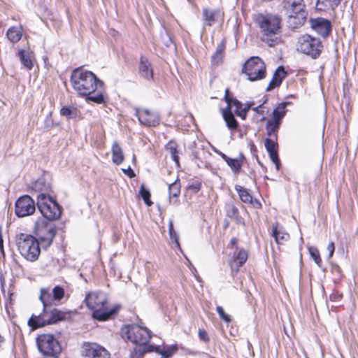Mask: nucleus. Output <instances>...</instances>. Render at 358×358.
Returning a JSON list of instances; mask_svg holds the SVG:
<instances>
[{"mask_svg": "<svg viewBox=\"0 0 358 358\" xmlns=\"http://www.w3.org/2000/svg\"><path fill=\"white\" fill-rule=\"evenodd\" d=\"M280 124V123L275 122L273 120H268L267 121L266 129L267 135L270 138H274L275 139L277 138L276 132L278 131V130L279 129Z\"/></svg>", "mask_w": 358, "mask_h": 358, "instance_id": "obj_29", "label": "nucleus"}, {"mask_svg": "<svg viewBox=\"0 0 358 358\" xmlns=\"http://www.w3.org/2000/svg\"><path fill=\"white\" fill-rule=\"evenodd\" d=\"M41 183H42V181L38 180L36 182V186L37 187L38 185H40Z\"/></svg>", "mask_w": 358, "mask_h": 358, "instance_id": "obj_55", "label": "nucleus"}, {"mask_svg": "<svg viewBox=\"0 0 358 358\" xmlns=\"http://www.w3.org/2000/svg\"><path fill=\"white\" fill-rule=\"evenodd\" d=\"M222 48H220H220H218V49L217 50V52H216L215 55L213 57V60H215V58H217V57H220V56H221V53H222Z\"/></svg>", "mask_w": 358, "mask_h": 358, "instance_id": "obj_50", "label": "nucleus"}, {"mask_svg": "<svg viewBox=\"0 0 358 358\" xmlns=\"http://www.w3.org/2000/svg\"><path fill=\"white\" fill-rule=\"evenodd\" d=\"M82 355L89 358H110V353L96 343H85L82 345Z\"/></svg>", "mask_w": 358, "mask_h": 358, "instance_id": "obj_13", "label": "nucleus"}, {"mask_svg": "<svg viewBox=\"0 0 358 358\" xmlns=\"http://www.w3.org/2000/svg\"><path fill=\"white\" fill-rule=\"evenodd\" d=\"M311 27L322 37L329 35L331 31V23L328 20L324 18H316L310 20Z\"/></svg>", "mask_w": 358, "mask_h": 358, "instance_id": "obj_17", "label": "nucleus"}, {"mask_svg": "<svg viewBox=\"0 0 358 358\" xmlns=\"http://www.w3.org/2000/svg\"><path fill=\"white\" fill-rule=\"evenodd\" d=\"M248 111V108L241 107V108H236L235 112L238 116L244 120L247 116Z\"/></svg>", "mask_w": 358, "mask_h": 358, "instance_id": "obj_43", "label": "nucleus"}, {"mask_svg": "<svg viewBox=\"0 0 358 358\" xmlns=\"http://www.w3.org/2000/svg\"><path fill=\"white\" fill-rule=\"evenodd\" d=\"M262 41L270 47L282 42L281 20L276 15L260 16L258 20Z\"/></svg>", "mask_w": 358, "mask_h": 358, "instance_id": "obj_4", "label": "nucleus"}, {"mask_svg": "<svg viewBox=\"0 0 358 358\" xmlns=\"http://www.w3.org/2000/svg\"><path fill=\"white\" fill-rule=\"evenodd\" d=\"M52 293L54 300L60 301L64 296V289L60 286H55Z\"/></svg>", "mask_w": 358, "mask_h": 358, "instance_id": "obj_39", "label": "nucleus"}, {"mask_svg": "<svg viewBox=\"0 0 358 358\" xmlns=\"http://www.w3.org/2000/svg\"><path fill=\"white\" fill-rule=\"evenodd\" d=\"M224 13L220 9L204 8L202 18L205 26L211 27L223 20Z\"/></svg>", "mask_w": 358, "mask_h": 358, "instance_id": "obj_16", "label": "nucleus"}, {"mask_svg": "<svg viewBox=\"0 0 358 358\" xmlns=\"http://www.w3.org/2000/svg\"><path fill=\"white\" fill-rule=\"evenodd\" d=\"M174 229H173V222L171 220L169 222V233L170 232H172V231H174Z\"/></svg>", "mask_w": 358, "mask_h": 358, "instance_id": "obj_51", "label": "nucleus"}, {"mask_svg": "<svg viewBox=\"0 0 358 358\" xmlns=\"http://www.w3.org/2000/svg\"><path fill=\"white\" fill-rule=\"evenodd\" d=\"M22 27L21 26L11 27L6 32V36L11 43L18 42L22 36Z\"/></svg>", "mask_w": 358, "mask_h": 358, "instance_id": "obj_26", "label": "nucleus"}, {"mask_svg": "<svg viewBox=\"0 0 358 358\" xmlns=\"http://www.w3.org/2000/svg\"><path fill=\"white\" fill-rule=\"evenodd\" d=\"M222 113L227 127L231 130H236L238 127V122L230 108L222 109Z\"/></svg>", "mask_w": 358, "mask_h": 358, "instance_id": "obj_22", "label": "nucleus"}, {"mask_svg": "<svg viewBox=\"0 0 358 358\" xmlns=\"http://www.w3.org/2000/svg\"><path fill=\"white\" fill-rule=\"evenodd\" d=\"M216 310L220 316V317L223 320L226 322H230L231 318L230 317L224 313V309L221 306H217L216 308Z\"/></svg>", "mask_w": 358, "mask_h": 358, "instance_id": "obj_42", "label": "nucleus"}, {"mask_svg": "<svg viewBox=\"0 0 358 358\" xmlns=\"http://www.w3.org/2000/svg\"><path fill=\"white\" fill-rule=\"evenodd\" d=\"M169 236H170L171 240L176 243V245L177 246V248L180 249V243L178 241V234L176 232V231L170 232Z\"/></svg>", "mask_w": 358, "mask_h": 358, "instance_id": "obj_44", "label": "nucleus"}, {"mask_svg": "<svg viewBox=\"0 0 358 358\" xmlns=\"http://www.w3.org/2000/svg\"><path fill=\"white\" fill-rule=\"evenodd\" d=\"M80 112L75 106H63L60 110V115L67 119H75L79 116Z\"/></svg>", "mask_w": 358, "mask_h": 358, "instance_id": "obj_27", "label": "nucleus"}, {"mask_svg": "<svg viewBox=\"0 0 358 358\" xmlns=\"http://www.w3.org/2000/svg\"><path fill=\"white\" fill-rule=\"evenodd\" d=\"M327 249L329 252V258H331L333 256L335 250V245L334 242L329 243V245H327Z\"/></svg>", "mask_w": 358, "mask_h": 358, "instance_id": "obj_46", "label": "nucleus"}, {"mask_svg": "<svg viewBox=\"0 0 358 358\" xmlns=\"http://www.w3.org/2000/svg\"><path fill=\"white\" fill-rule=\"evenodd\" d=\"M276 139L266 138L264 142L265 147L267 152L269 154L271 161L275 164L276 169H279L280 161L277 152V143H275Z\"/></svg>", "mask_w": 358, "mask_h": 358, "instance_id": "obj_18", "label": "nucleus"}, {"mask_svg": "<svg viewBox=\"0 0 358 358\" xmlns=\"http://www.w3.org/2000/svg\"><path fill=\"white\" fill-rule=\"evenodd\" d=\"M18 54L22 64L27 69H31L33 67L31 53L22 50L19 51Z\"/></svg>", "mask_w": 358, "mask_h": 358, "instance_id": "obj_30", "label": "nucleus"}, {"mask_svg": "<svg viewBox=\"0 0 358 358\" xmlns=\"http://www.w3.org/2000/svg\"><path fill=\"white\" fill-rule=\"evenodd\" d=\"M237 243V239L236 238H232L230 241V245L231 246H234Z\"/></svg>", "mask_w": 358, "mask_h": 358, "instance_id": "obj_52", "label": "nucleus"}, {"mask_svg": "<svg viewBox=\"0 0 358 358\" xmlns=\"http://www.w3.org/2000/svg\"><path fill=\"white\" fill-rule=\"evenodd\" d=\"M224 100L227 103V107L226 108L231 109V106H234L236 107V109L238 108H241L242 106V103L238 100H237L236 99L231 98L228 96H227L224 98Z\"/></svg>", "mask_w": 358, "mask_h": 358, "instance_id": "obj_40", "label": "nucleus"}, {"mask_svg": "<svg viewBox=\"0 0 358 358\" xmlns=\"http://www.w3.org/2000/svg\"><path fill=\"white\" fill-rule=\"evenodd\" d=\"M215 152L217 154H218L226 162L228 160V159L229 158V157H227L225 154H224L223 152H220V151H215Z\"/></svg>", "mask_w": 358, "mask_h": 358, "instance_id": "obj_49", "label": "nucleus"}, {"mask_svg": "<svg viewBox=\"0 0 358 358\" xmlns=\"http://www.w3.org/2000/svg\"><path fill=\"white\" fill-rule=\"evenodd\" d=\"M322 45L320 39L304 35L299 38L297 50L313 58L318 57L322 51Z\"/></svg>", "mask_w": 358, "mask_h": 358, "instance_id": "obj_11", "label": "nucleus"}, {"mask_svg": "<svg viewBox=\"0 0 358 358\" xmlns=\"http://www.w3.org/2000/svg\"><path fill=\"white\" fill-rule=\"evenodd\" d=\"M35 209L34 200L27 195L20 197L15 203V212L19 217H24L33 214Z\"/></svg>", "mask_w": 358, "mask_h": 358, "instance_id": "obj_12", "label": "nucleus"}, {"mask_svg": "<svg viewBox=\"0 0 358 358\" xmlns=\"http://www.w3.org/2000/svg\"><path fill=\"white\" fill-rule=\"evenodd\" d=\"M233 211H234V212H236V211H237V209H236V208H233Z\"/></svg>", "mask_w": 358, "mask_h": 358, "instance_id": "obj_57", "label": "nucleus"}, {"mask_svg": "<svg viewBox=\"0 0 358 358\" xmlns=\"http://www.w3.org/2000/svg\"><path fill=\"white\" fill-rule=\"evenodd\" d=\"M71 82L73 90L80 96H87V101L96 103L104 102V96L100 90L103 83L92 72L77 69L71 74Z\"/></svg>", "mask_w": 358, "mask_h": 358, "instance_id": "obj_1", "label": "nucleus"}, {"mask_svg": "<svg viewBox=\"0 0 358 358\" xmlns=\"http://www.w3.org/2000/svg\"><path fill=\"white\" fill-rule=\"evenodd\" d=\"M111 152L113 162L117 165L122 164L124 159V156L122 148L117 142L113 143Z\"/></svg>", "mask_w": 358, "mask_h": 358, "instance_id": "obj_23", "label": "nucleus"}, {"mask_svg": "<svg viewBox=\"0 0 358 358\" xmlns=\"http://www.w3.org/2000/svg\"><path fill=\"white\" fill-rule=\"evenodd\" d=\"M50 316L52 317V322L56 323L66 318V313L57 308L51 309Z\"/></svg>", "mask_w": 358, "mask_h": 358, "instance_id": "obj_36", "label": "nucleus"}, {"mask_svg": "<svg viewBox=\"0 0 358 358\" xmlns=\"http://www.w3.org/2000/svg\"><path fill=\"white\" fill-rule=\"evenodd\" d=\"M308 251L310 257L313 258L315 264L320 266L322 263V259L320 258L319 250L315 247H309Z\"/></svg>", "mask_w": 358, "mask_h": 358, "instance_id": "obj_38", "label": "nucleus"}, {"mask_svg": "<svg viewBox=\"0 0 358 358\" xmlns=\"http://www.w3.org/2000/svg\"><path fill=\"white\" fill-rule=\"evenodd\" d=\"M252 110L256 113L255 117L259 121H264L265 120V111L262 105L252 108Z\"/></svg>", "mask_w": 358, "mask_h": 358, "instance_id": "obj_41", "label": "nucleus"}, {"mask_svg": "<svg viewBox=\"0 0 358 358\" xmlns=\"http://www.w3.org/2000/svg\"><path fill=\"white\" fill-rule=\"evenodd\" d=\"M51 310L48 307H43V312L38 315H32L28 321V324L33 329L44 327L47 324H53L50 316Z\"/></svg>", "mask_w": 358, "mask_h": 358, "instance_id": "obj_15", "label": "nucleus"}, {"mask_svg": "<svg viewBox=\"0 0 358 358\" xmlns=\"http://www.w3.org/2000/svg\"><path fill=\"white\" fill-rule=\"evenodd\" d=\"M166 150H167L172 159L176 162L177 166H179V157L178 155V145L174 141H169L166 145Z\"/></svg>", "mask_w": 358, "mask_h": 358, "instance_id": "obj_31", "label": "nucleus"}, {"mask_svg": "<svg viewBox=\"0 0 358 358\" xmlns=\"http://www.w3.org/2000/svg\"><path fill=\"white\" fill-rule=\"evenodd\" d=\"M272 235L278 244L283 243L289 238V234L284 231L282 229H279L277 224L272 226Z\"/></svg>", "mask_w": 358, "mask_h": 358, "instance_id": "obj_24", "label": "nucleus"}, {"mask_svg": "<svg viewBox=\"0 0 358 358\" xmlns=\"http://www.w3.org/2000/svg\"><path fill=\"white\" fill-rule=\"evenodd\" d=\"M85 303L92 311L93 318L99 321L109 320L119 309V306H108L107 296L102 292L88 293L85 298Z\"/></svg>", "mask_w": 358, "mask_h": 358, "instance_id": "obj_3", "label": "nucleus"}, {"mask_svg": "<svg viewBox=\"0 0 358 358\" xmlns=\"http://www.w3.org/2000/svg\"><path fill=\"white\" fill-rule=\"evenodd\" d=\"M236 190L238 192L241 200L246 203H252V197L248 190L241 186H236Z\"/></svg>", "mask_w": 358, "mask_h": 358, "instance_id": "obj_34", "label": "nucleus"}, {"mask_svg": "<svg viewBox=\"0 0 358 358\" xmlns=\"http://www.w3.org/2000/svg\"><path fill=\"white\" fill-rule=\"evenodd\" d=\"M243 72L250 81L262 80L266 76V66L259 57H253L245 62Z\"/></svg>", "mask_w": 358, "mask_h": 358, "instance_id": "obj_10", "label": "nucleus"}, {"mask_svg": "<svg viewBox=\"0 0 358 358\" xmlns=\"http://www.w3.org/2000/svg\"><path fill=\"white\" fill-rule=\"evenodd\" d=\"M122 335L124 338L136 345L131 354V358H141L145 353L154 350V345H147L151 338V334L145 327L137 324L128 326L122 329Z\"/></svg>", "mask_w": 358, "mask_h": 358, "instance_id": "obj_2", "label": "nucleus"}, {"mask_svg": "<svg viewBox=\"0 0 358 358\" xmlns=\"http://www.w3.org/2000/svg\"><path fill=\"white\" fill-rule=\"evenodd\" d=\"M123 172L127 175L129 178H133L135 176V174L133 171V170L131 169L130 166H128L127 169H122Z\"/></svg>", "mask_w": 358, "mask_h": 358, "instance_id": "obj_47", "label": "nucleus"}, {"mask_svg": "<svg viewBox=\"0 0 358 358\" xmlns=\"http://www.w3.org/2000/svg\"><path fill=\"white\" fill-rule=\"evenodd\" d=\"M283 8L289 17L288 22L290 25L297 27L303 24L306 15L303 0H284Z\"/></svg>", "mask_w": 358, "mask_h": 358, "instance_id": "obj_8", "label": "nucleus"}, {"mask_svg": "<svg viewBox=\"0 0 358 358\" xmlns=\"http://www.w3.org/2000/svg\"><path fill=\"white\" fill-rule=\"evenodd\" d=\"M37 206L46 220L54 221L59 220L62 215L61 208L57 202L50 196L41 193L37 196Z\"/></svg>", "mask_w": 358, "mask_h": 358, "instance_id": "obj_6", "label": "nucleus"}, {"mask_svg": "<svg viewBox=\"0 0 358 358\" xmlns=\"http://www.w3.org/2000/svg\"><path fill=\"white\" fill-rule=\"evenodd\" d=\"M248 259V252L244 249L239 250L234 252L233 259L231 262L232 269L238 270V268L246 262Z\"/></svg>", "mask_w": 358, "mask_h": 358, "instance_id": "obj_20", "label": "nucleus"}, {"mask_svg": "<svg viewBox=\"0 0 358 358\" xmlns=\"http://www.w3.org/2000/svg\"><path fill=\"white\" fill-rule=\"evenodd\" d=\"M139 194L148 206H151L152 205V202L150 199V193L145 188L144 185H141Z\"/></svg>", "mask_w": 358, "mask_h": 358, "instance_id": "obj_37", "label": "nucleus"}, {"mask_svg": "<svg viewBox=\"0 0 358 358\" xmlns=\"http://www.w3.org/2000/svg\"><path fill=\"white\" fill-rule=\"evenodd\" d=\"M252 103H248L246 104L245 107L246 108H248V110L250 108V107L252 106Z\"/></svg>", "mask_w": 358, "mask_h": 358, "instance_id": "obj_54", "label": "nucleus"}, {"mask_svg": "<svg viewBox=\"0 0 358 358\" xmlns=\"http://www.w3.org/2000/svg\"><path fill=\"white\" fill-rule=\"evenodd\" d=\"M139 73L146 80H151L153 77V71L148 59L143 57H141L139 64Z\"/></svg>", "mask_w": 358, "mask_h": 358, "instance_id": "obj_21", "label": "nucleus"}, {"mask_svg": "<svg viewBox=\"0 0 358 358\" xmlns=\"http://www.w3.org/2000/svg\"><path fill=\"white\" fill-rule=\"evenodd\" d=\"M3 236L1 234V228L0 227V252L3 254Z\"/></svg>", "mask_w": 358, "mask_h": 358, "instance_id": "obj_48", "label": "nucleus"}, {"mask_svg": "<svg viewBox=\"0 0 358 358\" xmlns=\"http://www.w3.org/2000/svg\"><path fill=\"white\" fill-rule=\"evenodd\" d=\"M285 76L286 72L285 71L284 68L282 66H279L275 71L271 80L266 87V91H271L275 87L279 86Z\"/></svg>", "mask_w": 358, "mask_h": 358, "instance_id": "obj_19", "label": "nucleus"}, {"mask_svg": "<svg viewBox=\"0 0 358 358\" xmlns=\"http://www.w3.org/2000/svg\"><path fill=\"white\" fill-rule=\"evenodd\" d=\"M34 231L40 244L44 248H48L52 244L57 234L55 225L43 217L36 221Z\"/></svg>", "mask_w": 358, "mask_h": 358, "instance_id": "obj_7", "label": "nucleus"}, {"mask_svg": "<svg viewBox=\"0 0 358 358\" xmlns=\"http://www.w3.org/2000/svg\"><path fill=\"white\" fill-rule=\"evenodd\" d=\"M229 89H226V90H225V96H224V98H225L227 96H229Z\"/></svg>", "mask_w": 358, "mask_h": 358, "instance_id": "obj_53", "label": "nucleus"}, {"mask_svg": "<svg viewBox=\"0 0 358 358\" xmlns=\"http://www.w3.org/2000/svg\"><path fill=\"white\" fill-rule=\"evenodd\" d=\"M199 337L201 341H203L205 342H208L209 341L208 334L204 329L199 330Z\"/></svg>", "mask_w": 358, "mask_h": 358, "instance_id": "obj_45", "label": "nucleus"}, {"mask_svg": "<svg viewBox=\"0 0 358 358\" xmlns=\"http://www.w3.org/2000/svg\"><path fill=\"white\" fill-rule=\"evenodd\" d=\"M341 0H317L316 8L319 10L327 11L334 10L341 2Z\"/></svg>", "mask_w": 358, "mask_h": 358, "instance_id": "obj_25", "label": "nucleus"}, {"mask_svg": "<svg viewBox=\"0 0 358 358\" xmlns=\"http://www.w3.org/2000/svg\"><path fill=\"white\" fill-rule=\"evenodd\" d=\"M136 115L141 124L155 127L159 123V116L154 111L145 108H136Z\"/></svg>", "mask_w": 358, "mask_h": 358, "instance_id": "obj_14", "label": "nucleus"}, {"mask_svg": "<svg viewBox=\"0 0 358 358\" xmlns=\"http://www.w3.org/2000/svg\"><path fill=\"white\" fill-rule=\"evenodd\" d=\"M39 352L46 358H57L62 352L59 341L51 334H41L36 338Z\"/></svg>", "mask_w": 358, "mask_h": 358, "instance_id": "obj_9", "label": "nucleus"}, {"mask_svg": "<svg viewBox=\"0 0 358 358\" xmlns=\"http://www.w3.org/2000/svg\"><path fill=\"white\" fill-rule=\"evenodd\" d=\"M226 163L235 173L240 172L242 167V162L240 159L229 157Z\"/></svg>", "mask_w": 358, "mask_h": 358, "instance_id": "obj_35", "label": "nucleus"}, {"mask_svg": "<svg viewBox=\"0 0 358 358\" xmlns=\"http://www.w3.org/2000/svg\"><path fill=\"white\" fill-rule=\"evenodd\" d=\"M306 358H308V357H306Z\"/></svg>", "mask_w": 358, "mask_h": 358, "instance_id": "obj_58", "label": "nucleus"}, {"mask_svg": "<svg viewBox=\"0 0 358 358\" xmlns=\"http://www.w3.org/2000/svg\"><path fill=\"white\" fill-rule=\"evenodd\" d=\"M16 244L20 253L27 260L36 261L40 255V242L29 234H20L17 236Z\"/></svg>", "mask_w": 358, "mask_h": 358, "instance_id": "obj_5", "label": "nucleus"}, {"mask_svg": "<svg viewBox=\"0 0 358 358\" xmlns=\"http://www.w3.org/2000/svg\"><path fill=\"white\" fill-rule=\"evenodd\" d=\"M286 103H280L276 108H275L273 111V118L272 120L278 122L279 123L281 122V120L283 118L286 113Z\"/></svg>", "mask_w": 358, "mask_h": 358, "instance_id": "obj_32", "label": "nucleus"}, {"mask_svg": "<svg viewBox=\"0 0 358 358\" xmlns=\"http://www.w3.org/2000/svg\"><path fill=\"white\" fill-rule=\"evenodd\" d=\"M169 191L170 201L171 202V198H176L180 194V184L178 178L169 184Z\"/></svg>", "mask_w": 358, "mask_h": 358, "instance_id": "obj_33", "label": "nucleus"}, {"mask_svg": "<svg viewBox=\"0 0 358 358\" xmlns=\"http://www.w3.org/2000/svg\"><path fill=\"white\" fill-rule=\"evenodd\" d=\"M39 299L43 303V307H48L54 301L53 296L47 288H41L40 290Z\"/></svg>", "mask_w": 358, "mask_h": 358, "instance_id": "obj_28", "label": "nucleus"}, {"mask_svg": "<svg viewBox=\"0 0 358 358\" xmlns=\"http://www.w3.org/2000/svg\"><path fill=\"white\" fill-rule=\"evenodd\" d=\"M3 341V338L0 335V343Z\"/></svg>", "mask_w": 358, "mask_h": 358, "instance_id": "obj_56", "label": "nucleus"}]
</instances>
